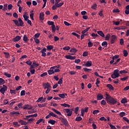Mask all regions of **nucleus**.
<instances>
[{
    "label": "nucleus",
    "instance_id": "obj_1",
    "mask_svg": "<svg viewBox=\"0 0 129 129\" xmlns=\"http://www.w3.org/2000/svg\"><path fill=\"white\" fill-rule=\"evenodd\" d=\"M106 100L108 103H110L111 104L114 105L116 102H117V100L116 99H114L113 97H111L110 95L108 93H106Z\"/></svg>",
    "mask_w": 129,
    "mask_h": 129
},
{
    "label": "nucleus",
    "instance_id": "obj_2",
    "mask_svg": "<svg viewBox=\"0 0 129 129\" xmlns=\"http://www.w3.org/2000/svg\"><path fill=\"white\" fill-rule=\"evenodd\" d=\"M60 66L58 65L57 66H53L50 68L49 70L47 71L49 75H52V74H54L57 72H60Z\"/></svg>",
    "mask_w": 129,
    "mask_h": 129
},
{
    "label": "nucleus",
    "instance_id": "obj_3",
    "mask_svg": "<svg viewBox=\"0 0 129 129\" xmlns=\"http://www.w3.org/2000/svg\"><path fill=\"white\" fill-rule=\"evenodd\" d=\"M119 77V71L118 70H115L113 73L111 75V78L115 79Z\"/></svg>",
    "mask_w": 129,
    "mask_h": 129
},
{
    "label": "nucleus",
    "instance_id": "obj_4",
    "mask_svg": "<svg viewBox=\"0 0 129 129\" xmlns=\"http://www.w3.org/2000/svg\"><path fill=\"white\" fill-rule=\"evenodd\" d=\"M8 90V87L7 86L3 85V87L0 89V92L3 94V95H5V93L6 91Z\"/></svg>",
    "mask_w": 129,
    "mask_h": 129
},
{
    "label": "nucleus",
    "instance_id": "obj_5",
    "mask_svg": "<svg viewBox=\"0 0 129 129\" xmlns=\"http://www.w3.org/2000/svg\"><path fill=\"white\" fill-rule=\"evenodd\" d=\"M23 109L31 110V109H33V106L31 104H25L23 106Z\"/></svg>",
    "mask_w": 129,
    "mask_h": 129
},
{
    "label": "nucleus",
    "instance_id": "obj_6",
    "mask_svg": "<svg viewBox=\"0 0 129 129\" xmlns=\"http://www.w3.org/2000/svg\"><path fill=\"white\" fill-rule=\"evenodd\" d=\"M46 52H47V49L44 47L40 51V53H41L42 57H46Z\"/></svg>",
    "mask_w": 129,
    "mask_h": 129
},
{
    "label": "nucleus",
    "instance_id": "obj_7",
    "mask_svg": "<svg viewBox=\"0 0 129 129\" xmlns=\"http://www.w3.org/2000/svg\"><path fill=\"white\" fill-rule=\"evenodd\" d=\"M42 86H43L44 89L51 88V85H50V83H49L48 82L47 83H43Z\"/></svg>",
    "mask_w": 129,
    "mask_h": 129
},
{
    "label": "nucleus",
    "instance_id": "obj_8",
    "mask_svg": "<svg viewBox=\"0 0 129 129\" xmlns=\"http://www.w3.org/2000/svg\"><path fill=\"white\" fill-rule=\"evenodd\" d=\"M117 40V37L114 35H112L111 37V44H113Z\"/></svg>",
    "mask_w": 129,
    "mask_h": 129
},
{
    "label": "nucleus",
    "instance_id": "obj_9",
    "mask_svg": "<svg viewBox=\"0 0 129 129\" xmlns=\"http://www.w3.org/2000/svg\"><path fill=\"white\" fill-rule=\"evenodd\" d=\"M62 122V123H64L66 125H67L68 124V122L67 121V120L62 117H59L58 118Z\"/></svg>",
    "mask_w": 129,
    "mask_h": 129
},
{
    "label": "nucleus",
    "instance_id": "obj_10",
    "mask_svg": "<svg viewBox=\"0 0 129 129\" xmlns=\"http://www.w3.org/2000/svg\"><path fill=\"white\" fill-rule=\"evenodd\" d=\"M65 58L66 59H68L69 60H75L76 59V56H72V55H65Z\"/></svg>",
    "mask_w": 129,
    "mask_h": 129
},
{
    "label": "nucleus",
    "instance_id": "obj_11",
    "mask_svg": "<svg viewBox=\"0 0 129 129\" xmlns=\"http://www.w3.org/2000/svg\"><path fill=\"white\" fill-rule=\"evenodd\" d=\"M64 110L67 113L68 116H71L72 115V110H71L70 109H64Z\"/></svg>",
    "mask_w": 129,
    "mask_h": 129
},
{
    "label": "nucleus",
    "instance_id": "obj_12",
    "mask_svg": "<svg viewBox=\"0 0 129 129\" xmlns=\"http://www.w3.org/2000/svg\"><path fill=\"white\" fill-rule=\"evenodd\" d=\"M89 108L88 107H87L85 108V109H81V113L82 114V116H84V112H88Z\"/></svg>",
    "mask_w": 129,
    "mask_h": 129
},
{
    "label": "nucleus",
    "instance_id": "obj_13",
    "mask_svg": "<svg viewBox=\"0 0 129 129\" xmlns=\"http://www.w3.org/2000/svg\"><path fill=\"white\" fill-rule=\"evenodd\" d=\"M21 39H22V37H21L20 36L17 35L15 38L12 39V41H13V42H19V41H20Z\"/></svg>",
    "mask_w": 129,
    "mask_h": 129
},
{
    "label": "nucleus",
    "instance_id": "obj_14",
    "mask_svg": "<svg viewBox=\"0 0 129 129\" xmlns=\"http://www.w3.org/2000/svg\"><path fill=\"white\" fill-rule=\"evenodd\" d=\"M71 55H75V53L77 52V49L72 48L70 50Z\"/></svg>",
    "mask_w": 129,
    "mask_h": 129
},
{
    "label": "nucleus",
    "instance_id": "obj_15",
    "mask_svg": "<svg viewBox=\"0 0 129 129\" xmlns=\"http://www.w3.org/2000/svg\"><path fill=\"white\" fill-rule=\"evenodd\" d=\"M18 122H19V123H21V125H27V124H28V122L27 121H24L22 119L18 120Z\"/></svg>",
    "mask_w": 129,
    "mask_h": 129
},
{
    "label": "nucleus",
    "instance_id": "obj_16",
    "mask_svg": "<svg viewBox=\"0 0 129 129\" xmlns=\"http://www.w3.org/2000/svg\"><path fill=\"white\" fill-rule=\"evenodd\" d=\"M60 2H55V6L56 7V8H60V7H62L63 6V5H64V3L63 2H61V3H60Z\"/></svg>",
    "mask_w": 129,
    "mask_h": 129
},
{
    "label": "nucleus",
    "instance_id": "obj_17",
    "mask_svg": "<svg viewBox=\"0 0 129 129\" xmlns=\"http://www.w3.org/2000/svg\"><path fill=\"white\" fill-rule=\"evenodd\" d=\"M85 66L86 67H90L91 66H92V61H87V62L85 64Z\"/></svg>",
    "mask_w": 129,
    "mask_h": 129
},
{
    "label": "nucleus",
    "instance_id": "obj_18",
    "mask_svg": "<svg viewBox=\"0 0 129 129\" xmlns=\"http://www.w3.org/2000/svg\"><path fill=\"white\" fill-rule=\"evenodd\" d=\"M97 100H101V99H103V95L101 94H98L97 95Z\"/></svg>",
    "mask_w": 129,
    "mask_h": 129
},
{
    "label": "nucleus",
    "instance_id": "obj_19",
    "mask_svg": "<svg viewBox=\"0 0 129 129\" xmlns=\"http://www.w3.org/2000/svg\"><path fill=\"white\" fill-rule=\"evenodd\" d=\"M53 48H54V46H53V45H52L46 46V50L47 51H51V50H53Z\"/></svg>",
    "mask_w": 129,
    "mask_h": 129
},
{
    "label": "nucleus",
    "instance_id": "obj_20",
    "mask_svg": "<svg viewBox=\"0 0 129 129\" xmlns=\"http://www.w3.org/2000/svg\"><path fill=\"white\" fill-rule=\"evenodd\" d=\"M18 21L19 22V27H23L24 25V22H23V20H22V19L20 18H18Z\"/></svg>",
    "mask_w": 129,
    "mask_h": 129
},
{
    "label": "nucleus",
    "instance_id": "obj_21",
    "mask_svg": "<svg viewBox=\"0 0 129 129\" xmlns=\"http://www.w3.org/2000/svg\"><path fill=\"white\" fill-rule=\"evenodd\" d=\"M97 33L98 35H99V36L102 37V38H104L105 35L104 33H103V32H102V31H97Z\"/></svg>",
    "mask_w": 129,
    "mask_h": 129
},
{
    "label": "nucleus",
    "instance_id": "obj_22",
    "mask_svg": "<svg viewBox=\"0 0 129 129\" xmlns=\"http://www.w3.org/2000/svg\"><path fill=\"white\" fill-rule=\"evenodd\" d=\"M39 63H36V61L33 62L32 64L30 66L31 68H35V67H38L39 66Z\"/></svg>",
    "mask_w": 129,
    "mask_h": 129
},
{
    "label": "nucleus",
    "instance_id": "obj_23",
    "mask_svg": "<svg viewBox=\"0 0 129 129\" xmlns=\"http://www.w3.org/2000/svg\"><path fill=\"white\" fill-rule=\"evenodd\" d=\"M121 103L124 104V103H127V99L126 97H124L121 100Z\"/></svg>",
    "mask_w": 129,
    "mask_h": 129
},
{
    "label": "nucleus",
    "instance_id": "obj_24",
    "mask_svg": "<svg viewBox=\"0 0 129 129\" xmlns=\"http://www.w3.org/2000/svg\"><path fill=\"white\" fill-rule=\"evenodd\" d=\"M44 16H45V14H44V13H41L39 14V19L41 21H44Z\"/></svg>",
    "mask_w": 129,
    "mask_h": 129
},
{
    "label": "nucleus",
    "instance_id": "obj_25",
    "mask_svg": "<svg viewBox=\"0 0 129 129\" xmlns=\"http://www.w3.org/2000/svg\"><path fill=\"white\" fill-rule=\"evenodd\" d=\"M58 96L60 97V98H65V97L67 96V94L66 93L59 94Z\"/></svg>",
    "mask_w": 129,
    "mask_h": 129
},
{
    "label": "nucleus",
    "instance_id": "obj_26",
    "mask_svg": "<svg viewBox=\"0 0 129 129\" xmlns=\"http://www.w3.org/2000/svg\"><path fill=\"white\" fill-rule=\"evenodd\" d=\"M23 41L24 42H25V43H28V41H29V38H28L27 35H24L23 36Z\"/></svg>",
    "mask_w": 129,
    "mask_h": 129
},
{
    "label": "nucleus",
    "instance_id": "obj_27",
    "mask_svg": "<svg viewBox=\"0 0 129 129\" xmlns=\"http://www.w3.org/2000/svg\"><path fill=\"white\" fill-rule=\"evenodd\" d=\"M52 110L54 111L55 113H56V114H58L59 115H62V114L61 112L57 110H56V109L52 108Z\"/></svg>",
    "mask_w": 129,
    "mask_h": 129
},
{
    "label": "nucleus",
    "instance_id": "obj_28",
    "mask_svg": "<svg viewBox=\"0 0 129 129\" xmlns=\"http://www.w3.org/2000/svg\"><path fill=\"white\" fill-rule=\"evenodd\" d=\"M48 123H50V124L53 125V124H55V123H56V121H55V120L50 119L48 121Z\"/></svg>",
    "mask_w": 129,
    "mask_h": 129
},
{
    "label": "nucleus",
    "instance_id": "obj_29",
    "mask_svg": "<svg viewBox=\"0 0 129 129\" xmlns=\"http://www.w3.org/2000/svg\"><path fill=\"white\" fill-rule=\"evenodd\" d=\"M47 105V103H44L43 104H38V106L40 107V108H42V107H45Z\"/></svg>",
    "mask_w": 129,
    "mask_h": 129
},
{
    "label": "nucleus",
    "instance_id": "obj_30",
    "mask_svg": "<svg viewBox=\"0 0 129 129\" xmlns=\"http://www.w3.org/2000/svg\"><path fill=\"white\" fill-rule=\"evenodd\" d=\"M107 87H108L110 90H114V88H113V86L111 85V84H107Z\"/></svg>",
    "mask_w": 129,
    "mask_h": 129
},
{
    "label": "nucleus",
    "instance_id": "obj_31",
    "mask_svg": "<svg viewBox=\"0 0 129 129\" xmlns=\"http://www.w3.org/2000/svg\"><path fill=\"white\" fill-rule=\"evenodd\" d=\"M30 70L32 75H34L35 72H36V71L34 69V68H32V67H30Z\"/></svg>",
    "mask_w": 129,
    "mask_h": 129
},
{
    "label": "nucleus",
    "instance_id": "obj_32",
    "mask_svg": "<svg viewBox=\"0 0 129 129\" xmlns=\"http://www.w3.org/2000/svg\"><path fill=\"white\" fill-rule=\"evenodd\" d=\"M23 18L25 20V21H27L28 20H29V16L27 15V13H25L23 15Z\"/></svg>",
    "mask_w": 129,
    "mask_h": 129
},
{
    "label": "nucleus",
    "instance_id": "obj_33",
    "mask_svg": "<svg viewBox=\"0 0 129 129\" xmlns=\"http://www.w3.org/2000/svg\"><path fill=\"white\" fill-rule=\"evenodd\" d=\"M13 125H14L15 127H19V126H21V125H20L18 122H13Z\"/></svg>",
    "mask_w": 129,
    "mask_h": 129
},
{
    "label": "nucleus",
    "instance_id": "obj_34",
    "mask_svg": "<svg viewBox=\"0 0 129 129\" xmlns=\"http://www.w3.org/2000/svg\"><path fill=\"white\" fill-rule=\"evenodd\" d=\"M5 83L6 81H5L3 78H0V85H3V84H5Z\"/></svg>",
    "mask_w": 129,
    "mask_h": 129
},
{
    "label": "nucleus",
    "instance_id": "obj_35",
    "mask_svg": "<svg viewBox=\"0 0 129 129\" xmlns=\"http://www.w3.org/2000/svg\"><path fill=\"white\" fill-rule=\"evenodd\" d=\"M109 39H110V34H107L105 37V39L106 41H109Z\"/></svg>",
    "mask_w": 129,
    "mask_h": 129
},
{
    "label": "nucleus",
    "instance_id": "obj_36",
    "mask_svg": "<svg viewBox=\"0 0 129 129\" xmlns=\"http://www.w3.org/2000/svg\"><path fill=\"white\" fill-rule=\"evenodd\" d=\"M60 105L61 106H63L64 107H70V105L65 103L63 104H60Z\"/></svg>",
    "mask_w": 129,
    "mask_h": 129
},
{
    "label": "nucleus",
    "instance_id": "obj_37",
    "mask_svg": "<svg viewBox=\"0 0 129 129\" xmlns=\"http://www.w3.org/2000/svg\"><path fill=\"white\" fill-rule=\"evenodd\" d=\"M72 35H73L74 36H76V37H77L78 39H80V35L75 32H73L72 33Z\"/></svg>",
    "mask_w": 129,
    "mask_h": 129
},
{
    "label": "nucleus",
    "instance_id": "obj_38",
    "mask_svg": "<svg viewBox=\"0 0 129 129\" xmlns=\"http://www.w3.org/2000/svg\"><path fill=\"white\" fill-rule=\"evenodd\" d=\"M9 103V99H5L3 101V105H7Z\"/></svg>",
    "mask_w": 129,
    "mask_h": 129
},
{
    "label": "nucleus",
    "instance_id": "obj_39",
    "mask_svg": "<svg viewBox=\"0 0 129 129\" xmlns=\"http://www.w3.org/2000/svg\"><path fill=\"white\" fill-rule=\"evenodd\" d=\"M89 29H90V27L87 28L86 29L82 31V34H85V33H86L87 32H88V31L89 30Z\"/></svg>",
    "mask_w": 129,
    "mask_h": 129
},
{
    "label": "nucleus",
    "instance_id": "obj_40",
    "mask_svg": "<svg viewBox=\"0 0 129 129\" xmlns=\"http://www.w3.org/2000/svg\"><path fill=\"white\" fill-rule=\"evenodd\" d=\"M4 75H5V76H7V77H8V78H11V77H12V75L7 72H5L4 73Z\"/></svg>",
    "mask_w": 129,
    "mask_h": 129
},
{
    "label": "nucleus",
    "instance_id": "obj_41",
    "mask_svg": "<svg viewBox=\"0 0 129 129\" xmlns=\"http://www.w3.org/2000/svg\"><path fill=\"white\" fill-rule=\"evenodd\" d=\"M49 115L50 116H52L53 117H57V115H56V114L54 113L53 112H50Z\"/></svg>",
    "mask_w": 129,
    "mask_h": 129
},
{
    "label": "nucleus",
    "instance_id": "obj_42",
    "mask_svg": "<svg viewBox=\"0 0 129 129\" xmlns=\"http://www.w3.org/2000/svg\"><path fill=\"white\" fill-rule=\"evenodd\" d=\"M75 120L76 121H80L81 120H82V117L81 116H78L76 118Z\"/></svg>",
    "mask_w": 129,
    "mask_h": 129
},
{
    "label": "nucleus",
    "instance_id": "obj_43",
    "mask_svg": "<svg viewBox=\"0 0 129 129\" xmlns=\"http://www.w3.org/2000/svg\"><path fill=\"white\" fill-rule=\"evenodd\" d=\"M47 25L49 26H54V22L48 21L47 22Z\"/></svg>",
    "mask_w": 129,
    "mask_h": 129
},
{
    "label": "nucleus",
    "instance_id": "obj_44",
    "mask_svg": "<svg viewBox=\"0 0 129 129\" xmlns=\"http://www.w3.org/2000/svg\"><path fill=\"white\" fill-rule=\"evenodd\" d=\"M91 8L92 9H93V10H96V9H97V5H96V4H94L92 5Z\"/></svg>",
    "mask_w": 129,
    "mask_h": 129
},
{
    "label": "nucleus",
    "instance_id": "obj_45",
    "mask_svg": "<svg viewBox=\"0 0 129 129\" xmlns=\"http://www.w3.org/2000/svg\"><path fill=\"white\" fill-rule=\"evenodd\" d=\"M128 55V52H127V51L126 50H124L123 51V56L124 57H126Z\"/></svg>",
    "mask_w": 129,
    "mask_h": 129
},
{
    "label": "nucleus",
    "instance_id": "obj_46",
    "mask_svg": "<svg viewBox=\"0 0 129 129\" xmlns=\"http://www.w3.org/2000/svg\"><path fill=\"white\" fill-rule=\"evenodd\" d=\"M88 46L89 48H91V47L93 46V43L91 42L90 41H89V42L88 43Z\"/></svg>",
    "mask_w": 129,
    "mask_h": 129
},
{
    "label": "nucleus",
    "instance_id": "obj_47",
    "mask_svg": "<svg viewBox=\"0 0 129 129\" xmlns=\"http://www.w3.org/2000/svg\"><path fill=\"white\" fill-rule=\"evenodd\" d=\"M13 22H14L15 25L19 27V21L17 20H13Z\"/></svg>",
    "mask_w": 129,
    "mask_h": 129
},
{
    "label": "nucleus",
    "instance_id": "obj_48",
    "mask_svg": "<svg viewBox=\"0 0 129 129\" xmlns=\"http://www.w3.org/2000/svg\"><path fill=\"white\" fill-rule=\"evenodd\" d=\"M119 57V55H115L112 57V59H113V60H115L118 59Z\"/></svg>",
    "mask_w": 129,
    "mask_h": 129
},
{
    "label": "nucleus",
    "instance_id": "obj_49",
    "mask_svg": "<svg viewBox=\"0 0 129 129\" xmlns=\"http://www.w3.org/2000/svg\"><path fill=\"white\" fill-rule=\"evenodd\" d=\"M128 79V77H125L124 78H122L120 79L121 81H125V80H127Z\"/></svg>",
    "mask_w": 129,
    "mask_h": 129
},
{
    "label": "nucleus",
    "instance_id": "obj_50",
    "mask_svg": "<svg viewBox=\"0 0 129 129\" xmlns=\"http://www.w3.org/2000/svg\"><path fill=\"white\" fill-rule=\"evenodd\" d=\"M35 112H36V110L32 109V110L28 111V113L32 114V113H35Z\"/></svg>",
    "mask_w": 129,
    "mask_h": 129
},
{
    "label": "nucleus",
    "instance_id": "obj_51",
    "mask_svg": "<svg viewBox=\"0 0 129 129\" xmlns=\"http://www.w3.org/2000/svg\"><path fill=\"white\" fill-rule=\"evenodd\" d=\"M119 115H120V116H121V117H123V116H124V115H125V112H121L119 114Z\"/></svg>",
    "mask_w": 129,
    "mask_h": 129
},
{
    "label": "nucleus",
    "instance_id": "obj_52",
    "mask_svg": "<svg viewBox=\"0 0 129 129\" xmlns=\"http://www.w3.org/2000/svg\"><path fill=\"white\" fill-rule=\"evenodd\" d=\"M78 110H79V107H76L75 109V113H76V114H78Z\"/></svg>",
    "mask_w": 129,
    "mask_h": 129
},
{
    "label": "nucleus",
    "instance_id": "obj_53",
    "mask_svg": "<svg viewBox=\"0 0 129 129\" xmlns=\"http://www.w3.org/2000/svg\"><path fill=\"white\" fill-rule=\"evenodd\" d=\"M28 123H32L33 121H34V118H31L30 119H28Z\"/></svg>",
    "mask_w": 129,
    "mask_h": 129
},
{
    "label": "nucleus",
    "instance_id": "obj_54",
    "mask_svg": "<svg viewBox=\"0 0 129 129\" xmlns=\"http://www.w3.org/2000/svg\"><path fill=\"white\" fill-rule=\"evenodd\" d=\"M91 36L93 37V38H97V37H98V35L97 34H95L94 33H93L91 34Z\"/></svg>",
    "mask_w": 129,
    "mask_h": 129
},
{
    "label": "nucleus",
    "instance_id": "obj_55",
    "mask_svg": "<svg viewBox=\"0 0 129 129\" xmlns=\"http://www.w3.org/2000/svg\"><path fill=\"white\" fill-rule=\"evenodd\" d=\"M34 40L36 44H40V40H39V39L34 38Z\"/></svg>",
    "mask_w": 129,
    "mask_h": 129
},
{
    "label": "nucleus",
    "instance_id": "obj_56",
    "mask_svg": "<svg viewBox=\"0 0 129 129\" xmlns=\"http://www.w3.org/2000/svg\"><path fill=\"white\" fill-rule=\"evenodd\" d=\"M70 49V47L68 46L63 47V50H64L65 51H68Z\"/></svg>",
    "mask_w": 129,
    "mask_h": 129
},
{
    "label": "nucleus",
    "instance_id": "obj_57",
    "mask_svg": "<svg viewBox=\"0 0 129 129\" xmlns=\"http://www.w3.org/2000/svg\"><path fill=\"white\" fill-rule=\"evenodd\" d=\"M102 46H103L104 47H107V42L104 41L102 43Z\"/></svg>",
    "mask_w": 129,
    "mask_h": 129
},
{
    "label": "nucleus",
    "instance_id": "obj_58",
    "mask_svg": "<svg viewBox=\"0 0 129 129\" xmlns=\"http://www.w3.org/2000/svg\"><path fill=\"white\" fill-rule=\"evenodd\" d=\"M100 120H101V121H106L107 120V119H106V118H105V117H101L99 118Z\"/></svg>",
    "mask_w": 129,
    "mask_h": 129
},
{
    "label": "nucleus",
    "instance_id": "obj_59",
    "mask_svg": "<svg viewBox=\"0 0 129 129\" xmlns=\"http://www.w3.org/2000/svg\"><path fill=\"white\" fill-rule=\"evenodd\" d=\"M99 110H95L93 111V114H97V113H99Z\"/></svg>",
    "mask_w": 129,
    "mask_h": 129
},
{
    "label": "nucleus",
    "instance_id": "obj_60",
    "mask_svg": "<svg viewBox=\"0 0 129 129\" xmlns=\"http://www.w3.org/2000/svg\"><path fill=\"white\" fill-rule=\"evenodd\" d=\"M4 54H5L6 58L8 59V58L10 57V53L9 52H4Z\"/></svg>",
    "mask_w": 129,
    "mask_h": 129
},
{
    "label": "nucleus",
    "instance_id": "obj_61",
    "mask_svg": "<svg viewBox=\"0 0 129 129\" xmlns=\"http://www.w3.org/2000/svg\"><path fill=\"white\" fill-rule=\"evenodd\" d=\"M13 9V5L10 4L8 6V10H11Z\"/></svg>",
    "mask_w": 129,
    "mask_h": 129
},
{
    "label": "nucleus",
    "instance_id": "obj_62",
    "mask_svg": "<svg viewBox=\"0 0 129 129\" xmlns=\"http://www.w3.org/2000/svg\"><path fill=\"white\" fill-rule=\"evenodd\" d=\"M26 64H27V65H30L31 66L32 62V61H31V60H28L27 61H26Z\"/></svg>",
    "mask_w": 129,
    "mask_h": 129
},
{
    "label": "nucleus",
    "instance_id": "obj_63",
    "mask_svg": "<svg viewBox=\"0 0 129 129\" xmlns=\"http://www.w3.org/2000/svg\"><path fill=\"white\" fill-rule=\"evenodd\" d=\"M123 119H124L125 121L127 122V123H129V120L126 117H123Z\"/></svg>",
    "mask_w": 129,
    "mask_h": 129
},
{
    "label": "nucleus",
    "instance_id": "obj_64",
    "mask_svg": "<svg viewBox=\"0 0 129 129\" xmlns=\"http://www.w3.org/2000/svg\"><path fill=\"white\" fill-rule=\"evenodd\" d=\"M119 10L118 9H113V13H119Z\"/></svg>",
    "mask_w": 129,
    "mask_h": 129
}]
</instances>
